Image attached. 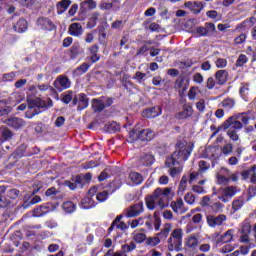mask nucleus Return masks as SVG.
<instances>
[{
  "instance_id": "1",
  "label": "nucleus",
  "mask_w": 256,
  "mask_h": 256,
  "mask_svg": "<svg viewBox=\"0 0 256 256\" xmlns=\"http://www.w3.org/2000/svg\"><path fill=\"white\" fill-rule=\"evenodd\" d=\"M173 188H156L152 195H149L145 198L146 207L149 211H154L156 207L155 201L158 199V206L160 209H165V207H169V201L173 199Z\"/></svg>"
},
{
  "instance_id": "2",
  "label": "nucleus",
  "mask_w": 256,
  "mask_h": 256,
  "mask_svg": "<svg viewBox=\"0 0 256 256\" xmlns=\"http://www.w3.org/2000/svg\"><path fill=\"white\" fill-rule=\"evenodd\" d=\"M28 106V111L25 113L26 119H33L35 115H39L41 113L40 109H46L47 103H45L44 100L41 98H35V99H27V104L22 103L17 107V111H25Z\"/></svg>"
},
{
  "instance_id": "3",
  "label": "nucleus",
  "mask_w": 256,
  "mask_h": 256,
  "mask_svg": "<svg viewBox=\"0 0 256 256\" xmlns=\"http://www.w3.org/2000/svg\"><path fill=\"white\" fill-rule=\"evenodd\" d=\"M193 149H195V144L189 142L186 148L174 151L171 157L166 159V167H175V165H180L181 161H187Z\"/></svg>"
},
{
  "instance_id": "4",
  "label": "nucleus",
  "mask_w": 256,
  "mask_h": 256,
  "mask_svg": "<svg viewBox=\"0 0 256 256\" xmlns=\"http://www.w3.org/2000/svg\"><path fill=\"white\" fill-rule=\"evenodd\" d=\"M183 248V229L176 228L172 231L168 238V250L169 251H181Z\"/></svg>"
},
{
  "instance_id": "5",
  "label": "nucleus",
  "mask_w": 256,
  "mask_h": 256,
  "mask_svg": "<svg viewBox=\"0 0 256 256\" xmlns=\"http://www.w3.org/2000/svg\"><path fill=\"white\" fill-rule=\"evenodd\" d=\"M249 113H251V111L242 112L234 116H230L226 121L223 122L222 128L224 129V131H227V129H229L233 125V129H243V123H241V121H238L237 119H240L241 117H243V115H249Z\"/></svg>"
},
{
  "instance_id": "6",
  "label": "nucleus",
  "mask_w": 256,
  "mask_h": 256,
  "mask_svg": "<svg viewBox=\"0 0 256 256\" xmlns=\"http://www.w3.org/2000/svg\"><path fill=\"white\" fill-rule=\"evenodd\" d=\"M145 211V207L143 206V201H140L124 210V215L127 219H131L133 217H139L141 213Z\"/></svg>"
},
{
  "instance_id": "7",
  "label": "nucleus",
  "mask_w": 256,
  "mask_h": 256,
  "mask_svg": "<svg viewBox=\"0 0 256 256\" xmlns=\"http://www.w3.org/2000/svg\"><path fill=\"white\" fill-rule=\"evenodd\" d=\"M72 105L73 107L78 105V111H83L84 109H87V107H89V96H87V94L85 93H79L74 95Z\"/></svg>"
},
{
  "instance_id": "8",
  "label": "nucleus",
  "mask_w": 256,
  "mask_h": 256,
  "mask_svg": "<svg viewBox=\"0 0 256 256\" xmlns=\"http://www.w3.org/2000/svg\"><path fill=\"white\" fill-rule=\"evenodd\" d=\"M52 211H55V205L53 203H45L33 210V216L44 217V215H47V213H51Z\"/></svg>"
},
{
  "instance_id": "9",
  "label": "nucleus",
  "mask_w": 256,
  "mask_h": 256,
  "mask_svg": "<svg viewBox=\"0 0 256 256\" xmlns=\"http://www.w3.org/2000/svg\"><path fill=\"white\" fill-rule=\"evenodd\" d=\"M174 88L178 89L180 97H183L187 89H189V79L183 75H180L174 83Z\"/></svg>"
},
{
  "instance_id": "10",
  "label": "nucleus",
  "mask_w": 256,
  "mask_h": 256,
  "mask_svg": "<svg viewBox=\"0 0 256 256\" xmlns=\"http://www.w3.org/2000/svg\"><path fill=\"white\" fill-rule=\"evenodd\" d=\"M235 195H237V187L227 186L223 189V194L218 196V199L222 201V203H229Z\"/></svg>"
},
{
  "instance_id": "11",
  "label": "nucleus",
  "mask_w": 256,
  "mask_h": 256,
  "mask_svg": "<svg viewBox=\"0 0 256 256\" xmlns=\"http://www.w3.org/2000/svg\"><path fill=\"white\" fill-rule=\"evenodd\" d=\"M89 55L87 56V60L92 65H95V63H99L101 61V54H99V45L94 44L88 48Z\"/></svg>"
},
{
  "instance_id": "12",
  "label": "nucleus",
  "mask_w": 256,
  "mask_h": 256,
  "mask_svg": "<svg viewBox=\"0 0 256 256\" xmlns=\"http://www.w3.org/2000/svg\"><path fill=\"white\" fill-rule=\"evenodd\" d=\"M206 221L209 227H219L227 221V216L225 214H220L218 216L215 215H208L206 217Z\"/></svg>"
},
{
  "instance_id": "13",
  "label": "nucleus",
  "mask_w": 256,
  "mask_h": 256,
  "mask_svg": "<svg viewBox=\"0 0 256 256\" xmlns=\"http://www.w3.org/2000/svg\"><path fill=\"white\" fill-rule=\"evenodd\" d=\"M83 180L81 179V175H76L72 177L70 180H66L64 182L65 187L69 188L70 191H75V189H83Z\"/></svg>"
},
{
  "instance_id": "14",
  "label": "nucleus",
  "mask_w": 256,
  "mask_h": 256,
  "mask_svg": "<svg viewBox=\"0 0 256 256\" xmlns=\"http://www.w3.org/2000/svg\"><path fill=\"white\" fill-rule=\"evenodd\" d=\"M162 113L163 109H161V107L153 106L143 110L142 117H145L146 119H155V117H159Z\"/></svg>"
},
{
  "instance_id": "15",
  "label": "nucleus",
  "mask_w": 256,
  "mask_h": 256,
  "mask_svg": "<svg viewBox=\"0 0 256 256\" xmlns=\"http://www.w3.org/2000/svg\"><path fill=\"white\" fill-rule=\"evenodd\" d=\"M193 116V106L190 103L184 104L182 106V111L178 112L175 116L178 120L189 119Z\"/></svg>"
},
{
  "instance_id": "16",
  "label": "nucleus",
  "mask_w": 256,
  "mask_h": 256,
  "mask_svg": "<svg viewBox=\"0 0 256 256\" xmlns=\"http://www.w3.org/2000/svg\"><path fill=\"white\" fill-rule=\"evenodd\" d=\"M37 25L40 29H43V31H53L56 28L53 21L47 17H39L37 19Z\"/></svg>"
},
{
  "instance_id": "17",
  "label": "nucleus",
  "mask_w": 256,
  "mask_h": 256,
  "mask_svg": "<svg viewBox=\"0 0 256 256\" xmlns=\"http://www.w3.org/2000/svg\"><path fill=\"white\" fill-rule=\"evenodd\" d=\"M155 163V156L151 153H146L140 156L138 165L140 167H151Z\"/></svg>"
},
{
  "instance_id": "18",
  "label": "nucleus",
  "mask_w": 256,
  "mask_h": 256,
  "mask_svg": "<svg viewBox=\"0 0 256 256\" xmlns=\"http://www.w3.org/2000/svg\"><path fill=\"white\" fill-rule=\"evenodd\" d=\"M12 159H22V157H29V151L27 150V144H21L11 154Z\"/></svg>"
},
{
  "instance_id": "19",
  "label": "nucleus",
  "mask_w": 256,
  "mask_h": 256,
  "mask_svg": "<svg viewBox=\"0 0 256 256\" xmlns=\"http://www.w3.org/2000/svg\"><path fill=\"white\" fill-rule=\"evenodd\" d=\"M37 191L39 190H33L30 196L26 195L24 197L23 207L27 208V207H31V205H37V203H41V196L36 195L32 197L33 195H35V193H37Z\"/></svg>"
},
{
  "instance_id": "20",
  "label": "nucleus",
  "mask_w": 256,
  "mask_h": 256,
  "mask_svg": "<svg viewBox=\"0 0 256 256\" xmlns=\"http://www.w3.org/2000/svg\"><path fill=\"white\" fill-rule=\"evenodd\" d=\"M11 139H13V131L6 126H0V145L7 143V141H11Z\"/></svg>"
},
{
  "instance_id": "21",
  "label": "nucleus",
  "mask_w": 256,
  "mask_h": 256,
  "mask_svg": "<svg viewBox=\"0 0 256 256\" xmlns=\"http://www.w3.org/2000/svg\"><path fill=\"white\" fill-rule=\"evenodd\" d=\"M153 137H155V133L151 129H143L137 133L138 141H152Z\"/></svg>"
},
{
  "instance_id": "22",
  "label": "nucleus",
  "mask_w": 256,
  "mask_h": 256,
  "mask_svg": "<svg viewBox=\"0 0 256 256\" xmlns=\"http://www.w3.org/2000/svg\"><path fill=\"white\" fill-rule=\"evenodd\" d=\"M12 27L15 33H25L29 29V23L25 18H20Z\"/></svg>"
},
{
  "instance_id": "23",
  "label": "nucleus",
  "mask_w": 256,
  "mask_h": 256,
  "mask_svg": "<svg viewBox=\"0 0 256 256\" xmlns=\"http://www.w3.org/2000/svg\"><path fill=\"white\" fill-rule=\"evenodd\" d=\"M6 125H8V127H11L12 129L18 130L21 129L22 127H25V121L21 118H8L5 121Z\"/></svg>"
},
{
  "instance_id": "24",
  "label": "nucleus",
  "mask_w": 256,
  "mask_h": 256,
  "mask_svg": "<svg viewBox=\"0 0 256 256\" xmlns=\"http://www.w3.org/2000/svg\"><path fill=\"white\" fill-rule=\"evenodd\" d=\"M214 77L217 85H225L229 81V72L227 70H218Z\"/></svg>"
},
{
  "instance_id": "25",
  "label": "nucleus",
  "mask_w": 256,
  "mask_h": 256,
  "mask_svg": "<svg viewBox=\"0 0 256 256\" xmlns=\"http://www.w3.org/2000/svg\"><path fill=\"white\" fill-rule=\"evenodd\" d=\"M68 33L72 37H81L83 35V26L81 23H72L69 26Z\"/></svg>"
},
{
  "instance_id": "26",
  "label": "nucleus",
  "mask_w": 256,
  "mask_h": 256,
  "mask_svg": "<svg viewBox=\"0 0 256 256\" xmlns=\"http://www.w3.org/2000/svg\"><path fill=\"white\" fill-rule=\"evenodd\" d=\"M80 207L81 209H86V210L94 209V207H97V202H95V200L90 196H86L81 199Z\"/></svg>"
},
{
  "instance_id": "27",
  "label": "nucleus",
  "mask_w": 256,
  "mask_h": 256,
  "mask_svg": "<svg viewBox=\"0 0 256 256\" xmlns=\"http://www.w3.org/2000/svg\"><path fill=\"white\" fill-rule=\"evenodd\" d=\"M93 9H97V2L95 0H85L80 4L81 13H87V11H93Z\"/></svg>"
},
{
  "instance_id": "28",
  "label": "nucleus",
  "mask_w": 256,
  "mask_h": 256,
  "mask_svg": "<svg viewBox=\"0 0 256 256\" xmlns=\"http://www.w3.org/2000/svg\"><path fill=\"white\" fill-rule=\"evenodd\" d=\"M255 22L256 18L254 16L246 18L242 23L237 25L236 31H245V29L253 27Z\"/></svg>"
},
{
  "instance_id": "29",
  "label": "nucleus",
  "mask_w": 256,
  "mask_h": 256,
  "mask_svg": "<svg viewBox=\"0 0 256 256\" xmlns=\"http://www.w3.org/2000/svg\"><path fill=\"white\" fill-rule=\"evenodd\" d=\"M92 63L84 62L80 66H78L76 69L73 70L74 77H81V75H85L91 68Z\"/></svg>"
},
{
  "instance_id": "30",
  "label": "nucleus",
  "mask_w": 256,
  "mask_h": 256,
  "mask_svg": "<svg viewBox=\"0 0 256 256\" xmlns=\"http://www.w3.org/2000/svg\"><path fill=\"white\" fill-rule=\"evenodd\" d=\"M92 109L94 113H101L105 110V102L101 98L92 99Z\"/></svg>"
},
{
  "instance_id": "31",
  "label": "nucleus",
  "mask_w": 256,
  "mask_h": 256,
  "mask_svg": "<svg viewBox=\"0 0 256 256\" xmlns=\"http://www.w3.org/2000/svg\"><path fill=\"white\" fill-rule=\"evenodd\" d=\"M171 229H173V226L170 223L164 224L163 229L156 234V237H158L160 241L167 239V237H169V233H171Z\"/></svg>"
},
{
  "instance_id": "32",
  "label": "nucleus",
  "mask_w": 256,
  "mask_h": 256,
  "mask_svg": "<svg viewBox=\"0 0 256 256\" xmlns=\"http://www.w3.org/2000/svg\"><path fill=\"white\" fill-rule=\"evenodd\" d=\"M69 53L70 59L74 61V59H77L78 55L83 53V49H81V45L79 43H74L70 48Z\"/></svg>"
},
{
  "instance_id": "33",
  "label": "nucleus",
  "mask_w": 256,
  "mask_h": 256,
  "mask_svg": "<svg viewBox=\"0 0 256 256\" xmlns=\"http://www.w3.org/2000/svg\"><path fill=\"white\" fill-rule=\"evenodd\" d=\"M71 5V0H62L56 4L57 14L63 15L69 6Z\"/></svg>"
},
{
  "instance_id": "34",
  "label": "nucleus",
  "mask_w": 256,
  "mask_h": 256,
  "mask_svg": "<svg viewBox=\"0 0 256 256\" xmlns=\"http://www.w3.org/2000/svg\"><path fill=\"white\" fill-rule=\"evenodd\" d=\"M99 17H101L99 12H93L86 24L87 29L95 28L97 26V21H99Z\"/></svg>"
},
{
  "instance_id": "35",
  "label": "nucleus",
  "mask_w": 256,
  "mask_h": 256,
  "mask_svg": "<svg viewBox=\"0 0 256 256\" xmlns=\"http://www.w3.org/2000/svg\"><path fill=\"white\" fill-rule=\"evenodd\" d=\"M137 249V244L135 241L125 242L121 245V251L127 255V253H132V251H135Z\"/></svg>"
},
{
  "instance_id": "36",
  "label": "nucleus",
  "mask_w": 256,
  "mask_h": 256,
  "mask_svg": "<svg viewBox=\"0 0 256 256\" xmlns=\"http://www.w3.org/2000/svg\"><path fill=\"white\" fill-rule=\"evenodd\" d=\"M183 199L178 198L176 201H172L170 203L171 209L174 211V213H183Z\"/></svg>"
},
{
  "instance_id": "37",
  "label": "nucleus",
  "mask_w": 256,
  "mask_h": 256,
  "mask_svg": "<svg viewBox=\"0 0 256 256\" xmlns=\"http://www.w3.org/2000/svg\"><path fill=\"white\" fill-rule=\"evenodd\" d=\"M9 102L7 100H0V117H4V115H9L13 111L11 106H7Z\"/></svg>"
},
{
  "instance_id": "38",
  "label": "nucleus",
  "mask_w": 256,
  "mask_h": 256,
  "mask_svg": "<svg viewBox=\"0 0 256 256\" xmlns=\"http://www.w3.org/2000/svg\"><path fill=\"white\" fill-rule=\"evenodd\" d=\"M129 179L134 185H141L144 181L143 175L139 172H130Z\"/></svg>"
},
{
  "instance_id": "39",
  "label": "nucleus",
  "mask_w": 256,
  "mask_h": 256,
  "mask_svg": "<svg viewBox=\"0 0 256 256\" xmlns=\"http://www.w3.org/2000/svg\"><path fill=\"white\" fill-rule=\"evenodd\" d=\"M105 129L108 133H117V131H121V125L113 121L105 124Z\"/></svg>"
},
{
  "instance_id": "40",
  "label": "nucleus",
  "mask_w": 256,
  "mask_h": 256,
  "mask_svg": "<svg viewBox=\"0 0 256 256\" xmlns=\"http://www.w3.org/2000/svg\"><path fill=\"white\" fill-rule=\"evenodd\" d=\"M57 82L59 83L61 89H69L71 87V80L67 76H59L57 78Z\"/></svg>"
},
{
  "instance_id": "41",
  "label": "nucleus",
  "mask_w": 256,
  "mask_h": 256,
  "mask_svg": "<svg viewBox=\"0 0 256 256\" xmlns=\"http://www.w3.org/2000/svg\"><path fill=\"white\" fill-rule=\"evenodd\" d=\"M7 191L5 186H0V208L5 209V207H9V202H7V198L3 196V194Z\"/></svg>"
},
{
  "instance_id": "42",
  "label": "nucleus",
  "mask_w": 256,
  "mask_h": 256,
  "mask_svg": "<svg viewBox=\"0 0 256 256\" xmlns=\"http://www.w3.org/2000/svg\"><path fill=\"white\" fill-rule=\"evenodd\" d=\"M132 239L136 242V243H143L144 241H147V235H145V233H140L137 230H135L132 233Z\"/></svg>"
},
{
  "instance_id": "43",
  "label": "nucleus",
  "mask_w": 256,
  "mask_h": 256,
  "mask_svg": "<svg viewBox=\"0 0 256 256\" xmlns=\"http://www.w3.org/2000/svg\"><path fill=\"white\" fill-rule=\"evenodd\" d=\"M62 208L65 211V213H75L77 205H75V203L71 201H67L63 203Z\"/></svg>"
},
{
  "instance_id": "44",
  "label": "nucleus",
  "mask_w": 256,
  "mask_h": 256,
  "mask_svg": "<svg viewBox=\"0 0 256 256\" xmlns=\"http://www.w3.org/2000/svg\"><path fill=\"white\" fill-rule=\"evenodd\" d=\"M221 105L224 109H227L228 111L233 109L235 107V98H225L222 102Z\"/></svg>"
},
{
  "instance_id": "45",
  "label": "nucleus",
  "mask_w": 256,
  "mask_h": 256,
  "mask_svg": "<svg viewBox=\"0 0 256 256\" xmlns=\"http://www.w3.org/2000/svg\"><path fill=\"white\" fill-rule=\"evenodd\" d=\"M74 98H75V96H73V91L69 90L66 93L62 94L61 101L65 105H69V103H71Z\"/></svg>"
},
{
  "instance_id": "46",
  "label": "nucleus",
  "mask_w": 256,
  "mask_h": 256,
  "mask_svg": "<svg viewBox=\"0 0 256 256\" xmlns=\"http://www.w3.org/2000/svg\"><path fill=\"white\" fill-rule=\"evenodd\" d=\"M161 243V240L159 237H148L146 238L145 245H148V247H157Z\"/></svg>"
},
{
  "instance_id": "47",
  "label": "nucleus",
  "mask_w": 256,
  "mask_h": 256,
  "mask_svg": "<svg viewBox=\"0 0 256 256\" xmlns=\"http://www.w3.org/2000/svg\"><path fill=\"white\" fill-rule=\"evenodd\" d=\"M20 196H21V191L17 188H12L7 193V197L9 199H12L13 201H15V199H19Z\"/></svg>"
},
{
  "instance_id": "48",
  "label": "nucleus",
  "mask_w": 256,
  "mask_h": 256,
  "mask_svg": "<svg viewBox=\"0 0 256 256\" xmlns=\"http://www.w3.org/2000/svg\"><path fill=\"white\" fill-rule=\"evenodd\" d=\"M221 243H231L233 241V230H228L225 234L221 236Z\"/></svg>"
},
{
  "instance_id": "49",
  "label": "nucleus",
  "mask_w": 256,
  "mask_h": 256,
  "mask_svg": "<svg viewBox=\"0 0 256 256\" xmlns=\"http://www.w3.org/2000/svg\"><path fill=\"white\" fill-rule=\"evenodd\" d=\"M240 129L233 128V125L229 130L227 131L228 137H230L231 141H239V134H237V131Z\"/></svg>"
},
{
  "instance_id": "50",
  "label": "nucleus",
  "mask_w": 256,
  "mask_h": 256,
  "mask_svg": "<svg viewBox=\"0 0 256 256\" xmlns=\"http://www.w3.org/2000/svg\"><path fill=\"white\" fill-rule=\"evenodd\" d=\"M186 189H187V176H183L181 178V181H180L179 186H178V193L180 195H183V193H185Z\"/></svg>"
},
{
  "instance_id": "51",
  "label": "nucleus",
  "mask_w": 256,
  "mask_h": 256,
  "mask_svg": "<svg viewBox=\"0 0 256 256\" xmlns=\"http://www.w3.org/2000/svg\"><path fill=\"white\" fill-rule=\"evenodd\" d=\"M96 199L99 203H105V200L109 199V192L107 190H104L102 192H98L96 194Z\"/></svg>"
},
{
  "instance_id": "52",
  "label": "nucleus",
  "mask_w": 256,
  "mask_h": 256,
  "mask_svg": "<svg viewBox=\"0 0 256 256\" xmlns=\"http://www.w3.org/2000/svg\"><path fill=\"white\" fill-rule=\"evenodd\" d=\"M125 217V212H123L122 214L118 215L111 223L110 227L108 228V233H111V231H113L115 229V225H117L118 223H121V219H123Z\"/></svg>"
},
{
  "instance_id": "53",
  "label": "nucleus",
  "mask_w": 256,
  "mask_h": 256,
  "mask_svg": "<svg viewBox=\"0 0 256 256\" xmlns=\"http://www.w3.org/2000/svg\"><path fill=\"white\" fill-rule=\"evenodd\" d=\"M198 165H199V169H198L199 173H205V171L209 170L211 167V164L205 160L199 161Z\"/></svg>"
},
{
  "instance_id": "54",
  "label": "nucleus",
  "mask_w": 256,
  "mask_h": 256,
  "mask_svg": "<svg viewBox=\"0 0 256 256\" xmlns=\"http://www.w3.org/2000/svg\"><path fill=\"white\" fill-rule=\"evenodd\" d=\"M137 133H139V131H137V129H132L128 133V142L129 143H135V141H139V138H137Z\"/></svg>"
},
{
  "instance_id": "55",
  "label": "nucleus",
  "mask_w": 256,
  "mask_h": 256,
  "mask_svg": "<svg viewBox=\"0 0 256 256\" xmlns=\"http://www.w3.org/2000/svg\"><path fill=\"white\" fill-rule=\"evenodd\" d=\"M144 225L146 226V229L148 231H153V217L151 216V214L146 215Z\"/></svg>"
},
{
  "instance_id": "56",
  "label": "nucleus",
  "mask_w": 256,
  "mask_h": 256,
  "mask_svg": "<svg viewBox=\"0 0 256 256\" xmlns=\"http://www.w3.org/2000/svg\"><path fill=\"white\" fill-rule=\"evenodd\" d=\"M249 59L245 54H241L238 59L236 60V67H243L245 63H247Z\"/></svg>"
},
{
  "instance_id": "57",
  "label": "nucleus",
  "mask_w": 256,
  "mask_h": 256,
  "mask_svg": "<svg viewBox=\"0 0 256 256\" xmlns=\"http://www.w3.org/2000/svg\"><path fill=\"white\" fill-rule=\"evenodd\" d=\"M154 229L155 231H159L161 229V218L159 217V212H154Z\"/></svg>"
},
{
  "instance_id": "58",
  "label": "nucleus",
  "mask_w": 256,
  "mask_h": 256,
  "mask_svg": "<svg viewBox=\"0 0 256 256\" xmlns=\"http://www.w3.org/2000/svg\"><path fill=\"white\" fill-rule=\"evenodd\" d=\"M230 181H231V179L224 176V175H218L217 176V184L218 185H229Z\"/></svg>"
},
{
  "instance_id": "59",
  "label": "nucleus",
  "mask_w": 256,
  "mask_h": 256,
  "mask_svg": "<svg viewBox=\"0 0 256 256\" xmlns=\"http://www.w3.org/2000/svg\"><path fill=\"white\" fill-rule=\"evenodd\" d=\"M15 79V72L5 73L2 75V81L4 83H9Z\"/></svg>"
},
{
  "instance_id": "60",
  "label": "nucleus",
  "mask_w": 256,
  "mask_h": 256,
  "mask_svg": "<svg viewBox=\"0 0 256 256\" xmlns=\"http://www.w3.org/2000/svg\"><path fill=\"white\" fill-rule=\"evenodd\" d=\"M210 207L214 213H221V211H223V205L221 202L212 203Z\"/></svg>"
},
{
  "instance_id": "61",
  "label": "nucleus",
  "mask_w": 256,
  "mask_h": 256,
  "mask_svg": "<svg viewBox=\"0 0 256 256\" xmlns=\"http://www.w3.org/2000/svg\"><path fill=\"white\" fill-rule=\"evenodd\" d=\"M183 168L181 167H171L168 171L170 177H177V175L181 174Z\"/></svg>"
},
{
  "instance_id": "62",
  "label": "nucleus",
  "mask_w": 256,
  "mask_h": 256,
  "mask_svg": "<svg viewBox=\"0 0 256 256\" xmlns=\"http://www.w3.org/2000/svg\"><path fill=\"white\" fill-rule=\"evenodd\" d=\"M199 245V239L197 237H190L187 241V247L190 249H193Z\"/></svg>"
},
{
  "instance_id": "63",
  "label": "nucleus",
  "mask_w": 256,
  "mask_h": 256,
  "mask_svg": "<svg viewBox=\"0 0 256 256\" xmlns=\"http://www.w3.org/2000/svg\"><path fill=\"white\" fill-rule=\"evenodd\" d=\"M112 29H118L122 31L123 27H125V22L123 20H116L111 25Z\"/></svg>"
},
{
  "instance_id": "64",
  "label": "nucleus",
  "mask_w": 256,
  "mask_h": 256,
  "mask_svg": "<svg viewBox=\"0 0 256 256\" xmlns=\"http://www.w3.org/2000/svg\"><path fill=\"white\" fill-rule=\"evenodd\" d=\"M184 200L188 205H193L195 203V195H193L192 193H186V195L184 196Z\"/></svg>"
}]
</instances>
